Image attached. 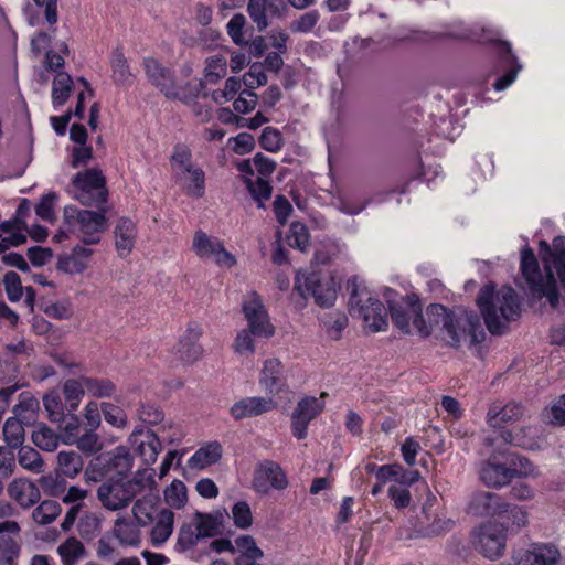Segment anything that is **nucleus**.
Listing matches in <instances>:
<instances>
[{
	"label": "nucleus",
	"mask_w": 565,
	"mask_h": 565,
	"mask_svg": "<svg viewBox=\"0 0 565 565\" xmlns=\"http://www.w3.org/2000/svg\"><path fill=\"white\" fill-rule=\"evenodd\" d=\"M392 322L402 332H411L409 320L423 337L431 334L434 327L440 328L443 340L447 345L458 349L462 341H469L470 345L481 343L486 339V332L479 316L465 308L450 310L440 303H431L426 309L428 323L422 315V305L415 294L407 295L402 302H397L385 295Z\"/></svg>",
	"instance_id": "obj_1"
},
{
	"label": "nucleus",
	"mask_w": 565,
	"mask_h": 565,
	"mask_svg": "<svg viewBox=\"0 0 565 565\" xmlns=\"http://www.w3.org/2000/svg\"><path fill=\"white\" fill-rule=\"evenodd\" d=\"M476 302L492 335L507 333L509 323L521 316L520 301L512 287H503L497 291L493 284H487L480 289Z\"/></svg>",
	"instance_id": "obj_2"
},
{
	"label": "nucleus",
	"mask_w": 565,
	"mask_h": 565,
	"mask_svg": "<svg viewBox=\"0 0 565 565\" xmlns=\"http://www.w3.org/2000/svg\"><path fill=\"white\" fill-rule=\"evenodd\" d=\"M347 289L350 294L348 307L353 318L362 319L365 327L372 332L383 331L387 328V310L384 305L361 285L358 277L348 280Z\"/></svg>",
	"instance_id": "obj_3"
},
{
	"label": "nucleus",
	"mask_w": 565,
	"mask_h": 565,
	"mask_svg": "<svg viewBox=\"0 0 565 565\" xmlns=\"http://www.w3.org/2000/svg\"><path fill=\"white\" fill-rule=\"evenodd\" d=\"M146 480L139 470L131 480L109 477L97 489L102 505L110 511L125 509L145 489Z\"/></svg>",
	"instance_id": "obj_4"
},
{
	"label": "nucleus",
	"mask_w": 565,
	"mask_h": 565,
	"mask_svg": "<svg viewBox=\"0 0 565 565\" xmlns=\"http://www.w3.org/2000/svg\"><path fill=\"white\" fill-rule=\"evenodd\" d=\"M105 212V206L103 211L95 212L68 205L64 207V222L84 245H95L100 242V235L108 228Z\"/></svg>",
	"instance_id": "obj_5"
},
{
	"label": "nucleus",
	"mask_w": 565,
	"mask_h": 565,
	"mask_svg": "<svg viewBox=\"0 0 565 565\" xmlns=\"http://www.w3.org/2000/svg\"><path fill=\"white\" fill-rule=\"evenodd\" d=\"M70 192L83 205L95 206L103 211L108 198L106 178L96 167L77 172L73 177Z\"/></svg>",
	"instance_id": "obj_6"
},
{
	"label": "nucleus",
	"mask_w": 565,
	"mask_h": 565,
	"mask_svg": "<svg viewBox=\"0 0 565 565\" xmlns=\"http://www.w3.org/2000/svg\"><path fill=\"white\" fill-rule=\"evenodd\" d=\"M294 290L306 299L309 295L320 307H331L337 299L333 279L322 280L319 273H298L295 277Z\"/></svg>",
	"instance_id": "obj_7"
},
{
	"label": "nucleus",
	"mask_w": 565,
	"mask_h": 565,
	"mask_svg": "<svg viewBox=\"0 0 565 565\" xmlns=\"http://www.w3.org/2000/svg\"><path fill=\"white\" fill-rule=\"evenodd\" d=\"M507 530L497 522H484L472 532L473 547L489 559L501 557L505 550Z\"/></svg>",
	"instance_id": "obj_8"
},
{
	"label": "nucleus",
	"mask_w": 565,
	"mask_h": 565,
	"mask_svg": "<svg viewBox=\"0 0 565 565\" xmlns=\"http://www.w3.org/2000/svg\"><path fill=\"white\" fill-rule=\"evenodd\" d=\"M242 310L247 327L254 337L270 338L275 333V327L271 324L268 312L262 298L256 291H250L248 299L243 302Z\"/></svg>",
	"instance_id": "obj_9"
},
{
	"label": "nucleus",
	"mask_w": 565,
	"mask_h": 565,
	"mask_svg": "<svg viewBox=\"0 0 565 565\" xmlns=\"http://www.w3.org/2000/svg\"><path fill=\"white\" fill-rule=\"evenodd\" d=\"M14 417H10L3 425V436L9 448L21 447L24 441V426L32 425V398L20 401L13 408Z\"/></svg>",
	"instance_id": "obj_10"
},
{
	"label": "nucleus",
	"mask_w": 565,
	"mask_h": 565,
	"mask_svg": "<svg viewBox=\"0 0 565 565\" xmlns=\"http://www.w3.org/2000/svg\"><path fill=\"white\" fill-rule=\"evenodd\" d=\"M326 395V393H322L319 398L305 396L298 402L291 414L290 425L291 433L297 439L301 440L307 437L309 423L318 417L324 408V402L321 398Z\"/></svg>",
	"instance_id": "obj_11"
},
{
	"label": "nucleus",
	"mask_w": 565,
	"mask_h": 565,
	"mask_svg": "<svg viewBox=\"0 0 565 565\" xmlns=\"http://www.w3.org/2000/svg\"><path fill=\"white\" fill-rule=\"evenodd\" d=\"M288 486L286 473L271 460L259 462L254 471L253 488L258 493H268L271 489L284 490Z\"/></svg>",
	"instance_id": "obj_12"
},
{
	"label": "nucleus",
	"mask_w": 565,
	"mask_h": 565,
	"mask_svg": "<svg viewBox=\"0 0 565 565\" xmlns=\"http://www.w3.org/2000/svg\"><path fill=\"white\" fill-rule=\"evenodd\" d=\"M510 504L493 492L477 491L473 492L466 507V513L477 518H487L502 515L508 513Z\"/></svg>",
	"instance_id": "obj_13"
},
{
	"label": "nucleus",
	"mask_w": 565,
	"mask_h": 565,
	"mask_svg": "<svg viewBox=\"0 0 565 565\" xmlns=\"http://www.w3.org/2000/svg\"><path fill=\"white\" fill-rule=\"evenodd\" d=\"M143 67L149 82L159 88L166 97L171 99H181L172 70L163 66L153 57L145 58Z\"/></svg>",
	"instance_id": "obj_14"
},
{
	"label": "nucleus",
	"mask_w": 565,
	"mask_h": 565,
	"mask_svg": "<svg viewBox=\"0 0 565 565\" xmlns=\"http://www.w3.org/2000/svg\"><path fill=\"white\" fill-rule=\"evenodd\" d=\"M277 407V403L273 397H244L234 403L230 409V414L235 420H242L247 417L260 416Z\"/></svg>",
	"instance_id": "obj_15"
},
{
	"label": "nucleus",
	"mask_w": 565,
	"mask_h": 565,
	"mask_svg": "<svg viewBox=\"0 0 565 565\" xmlns=\"http://www.w3.org/2000/svg\"><path fill=\"white\" fill-rule=\"evenodd\" d=\"M526 416V408L523 404L511 401L507 404L494 402L487 413V422L493 427H501L503 424L519 422Z\"/></svg>",
	"instance_id": "obj_16"
},
{
	"label": "nucleus",
	"mask_w": 565,
	"mask_h": 565,
	"mask_svg": "<svg viewBox=\"0 0 565 565\" xmlns=\"http://www.w3.org/2000/svg\"><path fill=\"white\" fill-rule=\"evenodd\" d=\"M479 476L481 481L490 488H501L508 484L513 478L519 477L515 468H509L505 465L495 462L492 456L488 461L483 462Z\"/></svg>",
	"instance_id": "obj_17"
},
{
	"label": "nucleus",
	"mask_w": 565,
	"mask_h": 565,
	"mask_svg": "<svg viewBox=\"0 0 565 565\" xmlns=\"http://www.w3.org/2000/svg\"><path fill=\"white\" fill-rule=\"evenodd\" d=\"M202 335V329L198 322H190L188 324L184 335L180 339L178 345L179 359L186 363L192 364L202 355V347L198 343Z\"/></svg>",
	"instance_id": "obj_18"
},
{
	"label": "nucleus",
	"mask_w": 565,
	"mask_h": 565,
	"mask_svg": "<svg viewBox=\"0 0 565 565\" xmlns=\"http://www.w3.org/2000/svg\"><path fill=\"white\" fill-rule=\"evenodd\" d=\"M498 55L502 65L508 67V70L493 83V87L495 90H503L515 81L522 66L512 53L511 45L508 42H498Z\"/></svg>",
	"instance_id": "obj_19"
},
{
	"label": "nucleus",
	"mask_w": 565,
	"mask_h": 565,
	"mask_svg": "<svg viewBox=\"0 0 565 565\" xmlns=\"http://www.w3.org/2000/svg\"><path fill=\"white\" fill-rule=\"evenodd\" d=\"M282 370L284 366L278 359H268L264 362L259 384L270 395L279 394L287 387Z\"/></svg>",
	"instance_id": "obj_20"
},
{
	"label": "nucleus",
	"mask_w": 565,
	"mask_h": 565,
	"mask_svg": "<svg viewBox=\"0 0 565 565\" xmlns=\"http://www.w3.org/2000/svg\"><path fill=\"white\" fill-rule=\"evenodd\" d=\"M136 237V224L129 217H120L115 227V246L120 257L130 254L135 246Z\"/></svg>",
	"instance_id": "obj_21"
},
{
	"label": "nucleus",
	"mask_w": 565,
	"mask_h": 565,
	"mask_svg": "<svg viewBox=\"0 0 565 565\" xmlns=\"http://www.w3.org/2000/svg\"><path fill=\"white\" fill-rule=\"evenodd\" d=\"M100 457L105 458L106 470L108 473L115 472V477H125L130 472L134 463V458L125 446H118L113 451L102 454Z\"/></svg>",
	"instance_id": "obj_22"
},
{
	"label": "nucleus",
	"mask_w": 565,
	"mask_h": 565,
	"mask_svg": "<svg viewBox=\"0 0 565 565\" xmlns=\"http://www.w3.org/2000/svg\"><path fill=\"white\" fill-rule=\"evenodd\" d=\"M93 255V249L76 245L70 255L60 257L57 268L68 274L83 273Z\"/></svg>",
	"instance_id": "obj_23"
},
{
	"label": "nucleus",
	"mask_w": 565,
	"mask_h": 565,
	"mask_svg": "<svg viewBox=\"0 0 565 565\" xmlns=\"http://www.w3.org/2000/svg\"><path fill=\"white\" fill-rule=\"evenodd\" d=\"M561 558L559 551L551 544H534L526 551L523 565H556Z\"/></svg>",
	"instance_id": "obj_24"
},
{
	"label": "nucleus",
	"mask_w": 565,
	"mask_h": 565,
	"mask_svg": "<svg viewBox=\"0 0 565 565\" xmlns=\"http://www.w3.org/2000/svg\"><path fill=\"white\" fill-rule=\"evenodd\" d=\"M7 491L9 497L23 509L31 508L35 503V484L28 479H14Z\"/></svg>",
	"instance_id": "obj_25"
},
{
	"label": "nucleus",
	"mask_w": 565,
	"mask_h": 565,
	"mask_svg": "<svg viewBox=\"0 0 565 565\" xmlns=\"http://www.w3.org/2000/svg\"><path fill=\"white\" fill-rule=\"evenodd\" d=\"M224 513H226L225 510L224 512L215 511L214 513H203L200 511L194 513L193 521L202 539L221 534Z\"/></svg>",
	"instance_id": "obj_26"
},
{
	"label": "nucleus",
	"mask_w": 565,
	"mask_h": 565,
	"mask_svg": "<svg viewBox=\"0 0 565 565\" xmlns=\"http://www.w3.org/2000/svg\"><path fill=\"white\" fill-rule=\"evenodd\" d=\"M138 434L143 435L145 437L137 448L139 455L142 457L146 465L154 463L158 454L162 449V445L159 437L150 429H147L146 431H143L142 429H135L132 436H137Z\"/></svg>",
	"instance_id": "obj_27"
},
{
	"label": "nucleus",
	"mask_w": 565,
	"mask_h": 565,
	"mask_svg": "<svg viewBox=\"0 0 565 565\" xmlns=\"http://www.w3.org/2000/svg\"><path fill=\"white\" fill-rule=\"evenodd\" d=\"M84 461L79 452L75 450L60 451L57 455V473L62 477L75 478L83 470Z\"/></svg>",
	"instance_id": "obj_28"
},
{
	"label": "nucleus",
	"mask_w": 565,
	"mask_h": 565,
	"mask_svg": "<svg viewBox=\"0 0 565 565\" xmlns=\"http://www.w3.org/2000/svg\"><path fill=\"white\" fill-rule=\"evenodd\" d=\"M110 66L111 78L116 85L127 86L132 84L134 75L130 71L127 58L120 49L113 51Z\"/></svg>",
	"instance_id": "obj_29"
},
{
	"label": "nucleus",
	"mask_w": 565,
	"mask_h": 565,
	"mask_svg": "<svg viewBox=\"0 0 565 565\" xmlns=\"http://www.w3.org/2000/svg\"><path fill=\"white\" fill-rule=\"evenodd\" d=\"M545 267L547 269L545 279L542 280V282L534 285L530 290L534 298L542 299L543 297H546L551 307L557 308L559 303V294L556 280L551 268L547 265H545Z\"/></svg>",
	"instance_id": "obj_30"
},
{
	"label": "nucleus",
	"mask_w": 565,
	"mask_h": 565,
	"mask_svg": "<svg viewBox=\"0 0 565 565\" xmlns=\"http://www.w3.org/2000/svg\"><path fill=\"white\" fill-rule=\"evenodd\" d=\"M222 457V447L220 443L214 441L198 449L189 459V466L203 469L216 463Z\"/></svg>",
	"instance_id": "obj_31"
},
{
	"label": "nucleus",
	"mask_w": 565,
	"mask_h": 565,
	"mask_svg": "<svg viewBox=\"0 0 565 565\" xmlns=\"http://www.w3.org/2000/svg\"><path fill=\"white\" fill-rule=\"evenodd\" d=\"M521 271L530 289L545 279L541 274L535 254L530 247L521 253Z\"/></svg>",
	"instance_id": "obj_32"
},
{
	"label": "nucleus",
	"mask_w": 565,
	"mask_h": 565,
	"mask_svg": "<svg viewBox=\"0 0 565 565\" xmlns=\"http://www.w3.org/2000/svg\"><path fill=\"white\" fill-rule=\"evenodd\" d=\"M174 514L171 510L163 509L158 514V520L151 531L153 544L164 543L173 532Z\"/></svg>",
	"instance_id": "obj_33"
},
{
	"label": "nucleus",
	"mask_w": 565,
	"mask_h": 565,
	"mask_svg": "<svg viewBox=\"0 0 565 565\" xmlns=\"http://www.w3.org/2000/svg\"><path fill=\"white\" fill-rule=\"evenodd\" d=\"M9 534H0V565H17L21 553L20 543Z\"/></svg>",
	"instance_id": "obj_34"
},
{
	"label": "nucleus",
	"mask_w": 565,
	"mask_h": 565,
	"mask_svg": "<svg viewBox=\"0 0 565 565\" xmlns=\"http://www.w3.org/2000/svg\"><path fill=\"white\" fill-rule=\"evenodd\" d=\"M82 381L87 393L97 398L111 397L116 392V385L108 379L82 376Z\"/></svg>",
	"instance_id": "obj_35"
},
{
	"label": "nucleus",
	"mask_w": 565,
	"mask_h": 565,
	"mask_svg": "<svg viewBox=\"0 0 565 565\" xmlns=\"http://www.w3.org/2000/svg\"><path fill=\"white\" fill-rule=\"evenodd\" d=\"M73 90V79L64 72L58 73L52 85V98L55 105H64Z\"/></svg>",
	"instance_id": "obj_36"
},
{
	"label": "nucleus",
	"mask_w": 565,
	"mask_h": 565,
	"mask_svg": "<svg viewBox=\"0 0 565 565\" xmlns=\"http://www.w3.org/2000/svg\"><path fill=\"white\" fill-rule=\"evenodd\" d=\"M70 445H75L86 456L95 455L103 448V443L94 429H85Z\"/></svg>",
	"instance_id": "obj_37"
},
{
	"label": "nucleus",
	"mask_w": 565,
	"mask_h": 565,
	"mask_svg": "<svg viewBox=\"0 0 565 565\" xmlns=\"http://www.w3.org/2000/svg\"><path fill=\"white\" fill-rule=\"evenodd\" d=\"M158 500V497L145 495L135 502L132 513L138 523L146 525L148 522L153 521V513L156 512V503Z\"/></svg>",
	"instance_id": "obj_38"
},
{
	"label": "nucleus",
	"mask_w": 565,
	"mask_h": 565,
	"mask_svg": "<svg viewBox=\"0 0 565 565\" xmlns=\"http://www.w3.org/2000/svg\"><path fill=\"white\" fill-rule=\"evenodd\" d=\"M202 539L195 522L184 523L179 530L175 548L179 552H186L194 547L199 540Z\"/></svg>",
	"instance_id": "obj_39"
},
{
	"label": "nucleus",
	"mask_w": 565,
	"mask_h": 565,
	"mask_svg": "<svg viewBox=\"0 0 565 565\" xmlns=\"http://www.w3.org/2000/svg\"><path fill=\"white\" fill-rule=\"evenodd\" d=\"M542 420L548 425L561 427L565 425V393L551 406L542 411Z\"/></svg>",
	"instance_id": "obj_40"
},
{
	"label": "nucleus",
	"mask_w": 565,
	"mask_h": 565,
	"mask_svg": "<svg viewBox=\"0 0 565 565\" xmlns=\"http://www.w3.org/2000/svg\"><path fill=\"white\" fill-rule=\"evenodd\" d=\"M245 184L252 198L257 202V206L264 209V202L271 196L273 188L270 183L262 178H257L255 181L246 178Z\"/></svg>",
	"instance_id": "obj_41"
},
{
	"label": "nucleus",
	"mask_w": 565,
	"mask_h": 565,
	"mask_svg": "<svg viewBox=\"0 0 565 565\" xmlns=\"http://www.w3.org/2000/svg\"><path fill=\"white\" fill-rule=\"evenodd\" d=\"M455 526V521L451 519L436 518L434 521L424 526L420 525L415 530L416 537H436L450 532Z\"/></svg>",
	"instance_id": "obj_42"
},
{
	"label": "nucleus",
	"mask_w": 565,
	"mask_h": 565,
	"mask_svg": "<svg viewBox=\"0 0 565 565\" xmlns=\"http://www.w3.org/2000/svg\"><path fill=\"white\" fill-rule=\"evenodd\" d=\"M269 0H248L247 12L259 32L269 26L267 7Z\"/></svg>",
	"instance_id": "obj_43"
},
{
	"label": "nucleus",
	"mask_w": 565,
	"mask_h": 565,
	"mask_svg": "<svg viewBox=\"0 0 565 565\" xmlns=\"http://www.w3.org/2000/svg\"><path fill=\"white\" fill-rule=\"evenodd\" d=\"M309 238L310 235L305 224L300 222L291 223L286 237V241L290 247L305 252L309 246Z\"/></svg>",
	"instance_id": "obj_44"
},
{
	"label": "nucleus",
	"mask_w": 565,
	"mask_h": 565,
	"mask_svg": "<svg viewBox=\"0 0 565 565\" xmlns=\"http://www.w3.org/2000/svg\"><path fill=\"white\" fill-rule=\"evenodd\" d=\"M221 241L212 239L203 231H196L193 238L192 249L200 258L213 256Z\"/></svg>",
	"instance_id": "obj_45"
},
{
	"label": "nucleus",
	"mask_w": 565,
	"mask_h": 565,
	"mask_svg": "<svg viewBox=\"0 0 565 565\" xmlns=\"http://www.w3.org/2000/svg\"><path fill=\"white\" fill-rule=\"evenodd\" d=\"M85 386L82 377L79 380L70 379L64 383L63 393L67 403L68 412L77 409L78 404L84 396Z\"/></svg>",
	"instance_id": "obj_46"
},
{
	"label": "nucleus",
	"mask_w": 565,
	"mask_h": 565,
	"mask_svg": "<svg viewBox=\"0 0 565 565\" xmlns=\"http://www.w3.org/2000/svg\"><path fill=\"white\" fill-rule=\"evenodd\" d=\"M164 500L171 508H183L188 500L185 484L181 480H173L164 490Z\"/></svg>",
	"instance_id": "obj_47"
},
{
	"label": "nucleus",
	"mask_w": 565,
	"mask_h": 565,
	"mask_svg": "<svg viewBox=\"0 0 565 565\" xmlns=\"http://www.w3.org/2000/svg\"><path fill=\"white\" fill-rule=\"evenodd\" d=\"M320 20L318 10H310L291 21L289 29L292 33H309Z\"/></svg>",
	"instance_id": "obj_48"
},
{
	"label": "nucleus",
	"mask_w": 565,
	"mask_h": 565,
	"mask_svg": "<svg viewBox=\"0 0 565 565\" xmlns=\"http://www.w3.org/2000/svg\"><path fill=\"white\" fill-rule=\"evenodd\" d=\"M183 173L190 174V183L186 184L188 194L202 198L205 190V174L201 168L188 167Z\"/></svg>",
	"instance_id": "obj_49"
},
{
	"label": "nucleus",
	"mask_w": 565,
	"mask_h": 565,
	"mask_svg": "<svg viewBox=\"0 0 565 565\" xmlns=\"http://www.w3.org/2000/svg\"><path fill=\"white\" fill-rule=\"evenodd\" d=\"M84 545L76 539H67L58 547V553L65 565H73L74 562L84 554Z\"/></svg>",
	"instance_id": "obj_50"
},
{
	"label": "nucleus",
	"mask_w": 565,
	"mask_h": 565,
	"mask_svg": "<svg viewBox=\"0 0 565 565\" xmlns=\"http://www.w3.org/2000/svg\"><path fill=\"white\" fill-rule=\"evenodd\" d=\"M43 405L51 422L60 423L64 418V406L57 393L45 394Z\"/></svg>",
	"instance_id": "obj_51"
},
{
	"label": "nucleus",
	"mask_w": 565,
	"mask_h": 565,
	"mask_svg": "<svg viewBox=\"0 0 565 565\" xmlns=\"http://www.w3.org/2000/svg\"><path fill=\"white\" fill-rule=\"evenodd\" d=\"M115 535L124 545L135 546L140 542L139 531L124 520L116 521Z\"/></svg>",
	"instance_id": "obj_52"
},
{
	"label": "nucleus",
	"mask_w": 565,
	"mask_h": 565,
	"mask_svg": "<svg viewBox=\"0 0 565 565\" xmlns=\"http://www.w3.org/2000/svg\"><path fill=\"white\" fill-rule=\"evenodd\" d=\"M100 411L105 420L111 426L122 428L127 425V415L119 406L103 402L100 404Z\"/></svg>",
	"instance_id": "obj_53"
},
{
	"label": "nucleus",
	"mask_w": 565,
	"mask_h": 565,
	"mask_svg": "<svg viewBox=\"0 0 565 565\" xmlns=\"http://www.w3.org/2000/svg\"><path fill=\"white\" fill-rule=\"evenodd\" d=\"M235 544L243 553L237 558H244L249 562L250 558H262L263 551L256 545V542L250 535H241L235 540Z\"/></svg>",
	"instance_id": "obj_54"
},
{
	"label": "nucleus",
	"mask_w": 565,
	"mask_h": 565,
	"mask_svg": "<svg viewBox=\"0 0 565 565\" xmlns=\"http://www.w3.org/2000/svg\"><path fill=\"white\" fill-rule=\"evenodd\" d=\"M60 444V436L42 423H38V448L53 451Z\"/></svg>",
	"instance_id": "obj_55"
},
{
	"label": "nucleus",
	"mask_w": 565,
	"mask_h": 565,
	"mask_svg": "<svg viewBox=\"0 0 565 565\" xmlns=\"http://www.w3.org/2000/svg\"><path fill=\"white\" fill-rule=\"evenodd\" d=\"M284 143L281 132L274 127L264 128L260 137L259 145L263 149L269 152H277Z\"/></svg>",
	"instance_id": "obj_56"
},
{
	"label": "nucleus",
	"mask_w": 565,
	"mask_h": 565,
	"mask_svg": "<svg viewBox=\"0 0 565 565\" xmlns=\"http://www.w3.org/2000/svg\"><path fill=\"white\" fill-rule=\"evenodd\" d=\"M58 424L60 429L64 433V444H71L81 431V419L71 412L67 415L64 413V418Z\"/></svg>",
	"instance_id": "obj_57"
},
{
	"label": "nucleus",
	"mask_w": 565,
	"mask_h": 565,
	"mask_svg": "<svg viewBox=\"0 0 565 565\" xmlns=\"http://www.w3.org/2000/svg\"><path fill=\"white\" fill-rule=\"evenodd\" d=\"M246 25V18L242 13H236L228 21L226 28L227 33L237 45H245L247 41L244 38V28Z\"/></svg>",
	"instance_id": "obj_58"
},
{
	"label": "nucleus",
	"mask_w": 565,
	"mask_h": 565,
	"mask_svg": "<svg viewBox=\"0 0 565 565\" xmlns=\"http://www.w3.org/2000/svg\"><path fill=\"white\" fill-rule=\"evenodd\" d=\"M68 53H70V50L65 42H62L60 44L58 52L49 50L45 54V58L43 62L44 67L47 71L57 72L65 64L63 55H68Z\"/></svg>",
	"instance_id": "obj_59"
},
{
	"label": "nucleus",
	"mask_w": 565,
	"mask_h": 565,
	"mask_svg": "<svg viewBox=\"0 0 565 565\" xmlns=\"http://www.w3.org/2000/svg\"><path fill=\"white\" fill-rule=\"evenodd\" d=\"M234 524L239 529H247L253 524V515L249 504L246 501H239L232 508Z\"/></svg>",
	"instance_id": "obj_60"
},
{
	"label": "nucleus",
	"mask_w": 565,
	"mask_h": 565,
	"mask_svg": "<svg viewBox=\"0 0 565 565\" xmlns=\"http://www.w3.org/2000/svg\"><path fill=\"white\" fill-rule=\"evenodd\" d=\"M3 284L8 299L11 302L19 301L23 294L20 276L15 271H8L4 275Z\"/></svg>",
	"instance_id": "obj_61"
},
{
	"label": "nucleus",
	"mask_w": 565,
	"mask_h": 565,
	"mask_svg": "<svg viewBox=\"0 0 565 565\" xmlns=\"http://www.w3.org/2000/svg\"><path fill=\"white\" fill-rule=\"evenodd\" d=\"M38 483L50 495H58L66 488V481L60 473L56 476H43L38 480Z\"/></svg>",
	"instance_id": "obj_62"
},
{
	"label": "nucleus",
	"mask_w": 565,
	"mask_h": 565,
	"mask_svg": "<svg viewBox=\"0 0 565 565\" xmlns=\"http://www.w3.org/2000/svg\"><path fill=\"white\" fill-rule=\"evenodd\" d=\"M103 461H105V458L100 457V455L96 456L89 461L84 471V476L87 482H98L108 475Z\"/></svg>",
	"instance_id": "obj_63"
},
{
	"label": "nucleus",
	"mask_w": 565,
	"mask_h": 565,
	"mask_svg": "<svg viewBox=\"0 0 565 565\" xmlns=\"http://www.w3.org/2000/svg\"><path fill=\"white\" fill-rule=\"evenodd\" d=\"M62 509L57 501L55 500H44L38 505V515L41 516V520L38 523L49 524L53 522L57 515H60Z\"/></svg>",
	"instance_id": "obj_64"
}]
</instances>
